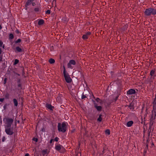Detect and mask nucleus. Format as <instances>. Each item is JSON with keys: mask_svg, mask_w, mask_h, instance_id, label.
Instances as JSON below:
<instances>
[{"mask_svg": "<svg viewBox=\"0 0 156 156\" xmlns=\"http://www.w3.org/2000/svg\"><path fill=\"white\" fill-rule=\"evenodd\" d=\"M44 21L43 20H40L38 21V24L39 25H41L44 24Z\"/></svg>", "mask_w": 156, "mask_h": 156, "instance_id": "obj_15", "label": "nucleus"}, {"mask_svg": "<svg viewBox=\"0 0 156 156\" xmlns=\"http://www.w3.org/2000/svg\"><path fill=\"white\" fill-rule=\"evenodd\" d=\"M156 115L152 114L150 120V125L151 126H152L155 122V119Z\"/></svg>", "mask_w": 156, "mask_h": 156, "instance_id": "obj_6", "label": "nucleus"}, {"mask_svg": "<svg viewBox=\"0 0 156 156\" xmlns=\"http://www.w3.org/2000/svg\"><path fill=\"white\" fill-rule=\"evenodd\" d=\"M1 52H2L1 49V48H0V54L1 53Z\"/></svg>", "mask_w": 156, "mask_h": 156, "instance_id": "obj_46", "label": "nucleus"}, {"mask_svg": "<svg viewBox=\"0 0 156 156\" xmlns=\"http://www.w3.org/2000/svg\"><path fill=\"white\" fill-rule=\"evenodd\" d=\"M87 98V97L85 95H84L83 94V93L82 96V97H81V98L82 99H83L86 98Z\"/></svg>", "mask_w": 156, "mask_h": 156, "instance_id": "obj_27", "label": "nucleus"}, {"mask_svg": "<svg viewBox=\"0 0 156 156\" xmlns=\"http://www.w3.org/2000/svg\"><path fill=\"white\" fill-rule=\"evenodd\" d=\"M135 93V91L134 89H130L127 91V94L129 95H131L134 94Z\"/></svg>", "mask_w": 156, "mask_h": 156, "instance_id": "obj_8", "label": "nucleus"}, {"mask_svg": "<svg viewBox=\"0 0 156 156\" xmlns=\"http://www.w3.org/2000/svg\"><path fill=\"white\" fill-rule=\"evenodd\" d=\"M9 94L8 93H6L5 95V97L7 99H9Z\"/></svg>", "mask_w": 156, "mask_h": 156, "instance_id": "obj_23", "label": "nucleus"}, {"mask_svg": "<svg viewBox=\"0 0 156 156\" xmlns=\"http://www.w3.org/2000/svg\"><path fill=\"white\" fill-rule=\"evenodd\" d=\"M13 101L14 103V105L15 106H17L18 105V102L16 99L14 98L13 99Z\"/></svg>", "mask_w": 156, "mask_h": 156, "instance_id": "obj_16", "label": "nucleus"}, {"mask_svg": "<svg viewBox=\"0 0 156 156\" xmlns=\"http://www.w3.org/2000/svg\"><path fill=\"white\" fill-rule=\"evenodd\" d=\"M47 151L46 150H43L42 151V154L43 155V156H44L45 154H47Z\"/></svg>", "mask_w": 156, "mask_h": 156, "instance_id": "obj_22", "label": "nucleus"}, {"mask_svg": "<svg viewBox=\"0 0 156 156\" xmlns=\"http://www.w3.org/2000/svg\"><path fill=\"white\" fill-rule=\"evenodd\" d=\"M88 36L86 34L83 35L82 36V38L84 39H86L88 38Z\"/></svg>", "mask_w": 156, "mask_h": 156, "instance_id": "obj_18", "label": "nucleus"}, {"mask_svg": "<svg viewBox=\"0 0 156 156\" xmlns=\"http://www.w3.org/2000/svg\"><path fill=\"white\" fill-rule=\"evenodd\" d=\"M49 62L51 64H53L55 62V60L53 59L50 58L49 60Z\"/></svg>", "mask_w": 156, "mask_h": 156, "instance_id": "obj_17", "label": "nucleus"}, {"mask_svg": "<svg viewBox=\"0 0 156 156\" xmlns=\"http://www.w3.org/2000/svg\"><path fill=\"white\" fill-rule=\"evenodd\" d=\"M133 123V122L131 121L128 122L127 123V126L128 127H130L132 126Z\"/></svg>", "mask_w": 156, "mask_h": 156, "instance_id": "obj_10", "label": "nucleus"}, {"mask_svg": "<svg viewBox=\"0 0 156 156\" xmlns=\"http://www.w3.org/2000/svg\"><path fill=\"white\" fill-rule=\"evenodd\" d=\"M16 50L18 52H21L22 51V49L19 47H16Z\"/></svg>", "mask_w": 156, "mask_h": 156, "instance_id": "obj_19", "label": "nucleus"}, {"mask_svg": "<svg viewBox=\"0 0 156 156\" xmlns=\"http://www.w3.org/2000/svg\"><path fill=\"white\" fill-rule=\"evenodd\" d=\"M9 37L10 39H12L13 38L14 36L12 34H10L9 35Z\"/></svg>", "mask_w": 156, "mask_h": 156, "instance_id": "obj_26", "label": "nucleus"}, {"mask_svg": "<svg viewBox=\"0 0 156 156\" xmlns=\"http://www.w3.org/2000/svg\"><path fill=\"white\" fill-rule=\"evenodd\" d=\"M106 133L108 134L109 135L110 134V131L108 129H107L105 131Z\"/></svg>", "mask_w": 156, "mask_h": 156, "instance_id": "obj_28", "label": "nucleus"}, {"mask_svg": "<svg viewBox=\"0 0 156 156\" xmlns=\"http://www.w3.org/2000/svg\"><path fill=\"white\" fill-rule=\"evenodd\" d=\"M144 13L147 15H151V10H145Z\"/></svg>", "mask_w": 156, "mask_h": 156, "instance_id": "obj_11", "label": "nucleus"}, {"mask_svg": "<svg viewBox=\"0 0 156 156\" xmlns=\"http://www.w3.org/2000/svg\"><path fill=\"white\" fill-rule=\"evenodd\" d=\"M3 44V43L2 42V41L0 40V47H1L2 46Z\"/></svg>", "mask_w": 156, "mask_h": 156, "instance_id": "obj_34", "label": "nucleus"}, {"mask_svg": "<svg viewBox=\"0 0 156 156\" xmlns=\"http://www.w3.org/2000/svg\"><path fill=\"white\" fill-rule=\"evenodd\" d=\"M46 106L47 108L51 110H52V108H53V106H52L51 105L49 104H47Z\"/></svg>", "mask_w": 156, "mask_h": 156, "instance_id": "obj_12", "label": "nucleus"}, {"mask_svg": "<svg viewBox=\"0 0 156 156\" xmlns=\"http://www.w3.org/2000/svg\"><path fill=\"white\" fill-rule=\"evenodd\" d=\"M29 154L28 153H27L25 154V156H29Z\"/></svg>", "mask_w": 156, "mask_h": 156, "instance_id": "obj_43", "label": "nucleus"}, {"mask_svg": "<svg viewBox=\"0 0 156 156\" xmlns=\"http://www.w3.org/2000/svg\"><path fill=\"white\" fill-rule=\"evenodd\" d=\"M62 146L60 145H56L55 147V149L57 151H59L61 149Z\"/></svg>", "mask_w": 156, "mask_h": 156, "instance_id": "obj_13", "label": "nucleus"}, {"mask_svg": "<svg viewBox=\"0 0 156 156\" xmlns=\"http://www.w3.org/2000/svg\"><path fill=\"white\" fill-rule=\"evenodd\" d=\"M33 140H34L36 142L37 141V138H34Z\"/></svg>", "mask_w": 156, "mask_h": 156, "instance_id": "obj_40", "label": "nucleus"}, {"mask_svg": "<svg viewBox=\"0 0 156 156\" xmlns=\"http://www.w3.org/2000/svg\"><path fill=\"white\" fill-rule=\"evenodd\" d=\"M19 62V60L17 59H16L15 60L14 65H15L17 64Z\"/></svg>", "mask_w": 156, "mask_h": 156, "instance_id": "obj_25", "label": "nucleus"}, {"mask_svg": "<svg viewBox=\"0 0 156 156\" xmlns=\"http://www.w3.org/2000/svg\"><path fill=\"white\" fill-rule=\"evenodd\" d=\"M53 141V139H51L50 140V143L51 144L52 142V141Z\"/></svg>", "mask_w": 156, "mask_h": 156, "instance_id": "obj_44", "label": "nucleus"}, {"mask_svg": "<svg viewBox=\"0 0 156 156\" xmlns=\"http://www.w3.org/2000/svg\"><path fill=\"white\" fill-rule=\"evenodd\" d=\"M2 60V57L0 55V62H1Z\"/></svg>", "mask_w": 156, "mask_h": 156, "instance_id": "obj_41", "label": "nucleus"}, {"mask_svg": "<svg viewBox=\"0 0 156 156\" xmlns=\"http://www.w3.org/2000/svg\"><path fill=\"white\" fill-rule=\"evenodd\" d=\"M50 10H47L45 12L46 14L47 15L50 14Z\"/></svg>", "mask_w": 156, "mask_h": 156, "instance_id": "obj_30", "label": "nucleus"}, {"mask_svg": "<svg viewBox=\"0 0 156 156\" xmlns=\"http://www.w3.org/2000/svg\"><path fill=\"white\" fill-rule=\"evenodd\" d=\"M6 79H7L6 78H5L4 80V81H5L4 84H5L6 83Z\"/></svg>", "mask_w": 156, "mask_h": 156, "instance_id": "obj_45", "label": "nucleus"}, {"mask_svg": "<svg viewBox=\"0 0 156 156\" xmlns=\"http://www.w3.org/2000/svg\"><path fill=\"white\" fill-rule=\"evenodd\" d=\"M155 71L153 70H152L150 73V75L151 76V79L152 78H153V76L154 75V74Z\"/></svg>", "mask_w": 156, "mask_h": 156, "instance_id": "obj_14", "label": "nucleus"}, {"mask_svg": "<svg viewBox=\"0 0 156 156\" xmlns=\"http://www.w3.org/2000/svg\"><path fill=\"white\" fill-rule=\"evenodd\" d=\"M32 1L31 0H28L26 3V7L28 6H31Z\"/></svg>", "mask_w": 156, "mask_h": 156, "instance_id": "obj_9", "label": "nucleus"}, {"mask_svg": "<svg viewBox=\"0 0 156 156\" xmlns=\"http://www.w3.org/2000/svg\"><path fill=\"white\" fill-rule=\"evenodd\" d=\"M106 104H107V105H108V106L109 105H110V104H108V103H106Z\"/></svg>", "mask_w": 156, "mask_h": 156, "instance_id": "obj_48", "label": "nucleus"}, {"mask_svg": "<svg viewBox=\"0 0 156 156\" xmlns=\"http://www.w3.org/2000/svg\"><path fill=\"white\" fill-rule=\"evenodd\" d=\"M67 129L66 124L65 122H62V124L58 123V129L59 131L65 133Z\"/></svg>", "mask_w": 156, "mask_h": 156, "instance_id": "obj_2", "label": "nucleus"}, {"mask_svg": "<svg viewBox=\"0 0 156 156\" xmlns=\"http://www.w3.org/2000/svg\"><path fill=\"white\" fill-rule=\"evenodd\" d=\"M86 34V35H87V36H88L89 35H90V32H87V33L86 34Z\"/></svg>", "mask_w": 156, "mask_h": 156, "instance_id": "obj_35", "label": "nucleus"}, {"mask_svg": "<svg viewBox=\"0 0 156 156\" xmlns=\"http://www.w3.org/2000/svg\"><path fill=\"white\" fill-rule=\"evenodd\" d=\"M19 86L20 87V85H19Z\"/></svg>", "mask_w": 156, "mask_h": 156, "instance_id": "obj_50", "label": "nucleus"}, {"mask_svg": "<svg viewBox=\"0 0 156 156\" xmlns=\"http://www.w3.org/2000/svg\"><path fill=\"white\" fill-rule=\"evenodd\" d=\"M58 138L57 137H56L55 139V140L56 141H58Z\"/></svg>", "mask_w": 156, "mask_h": 156, "instance_id": "obj_37", "label": "nucleus"}, {"mask_svg": "<svg viewBox=\"0 0 156 156\" xmlns=\"http://www.w3.org/2000/svg\"><path fill=\"white\" fill-rule=\"evenodd\" d=\"M4 100V98H0V102H3Z\"/></svg>", "mask_w": 156, "mask_h": 156, "instance_id": "obj_36", "label": "nucleus"}, {"mask_svg": "<svg viewBox=\"0 0 156 156\" xmlns=\"http://www.w3.org/2000/svg\"><path fill=\"white\" fill-rule=\"evenodd\" d=\"M5 132L8 135H11L13 134L14 132L13 131V129L11 128V127H5Z\"/></svg>", "mask_w": 156, "mask_h": 156, "instance_id": "obj_4", "label": "nucleus"}, {"mask_svg": "<svg viewBox=\"0 0 156 156\" xmlns=\"http://www.w3.org/2000/svg\"><path fill=\"white\" fill-rule=\"evenodd\" d=\"M35 4L34 2H32V3H31V6H33L35 5Z\"/></svg>", "mask_w": 156, "mask_h": 156, "instance_id": "obj_38", "label": "nucleus"}, {"mask_svg": "<svg viewBox=\"0 0 156 156\" xmlns=\"http://www.w3.org/2000/svg\"><path fill=\"white\" fill-rule=\"evenodd\" d=\"M102 115L100 114L99 115V117L97 119V120L99 122H101L102 120V118H101Z\"/></svg>", "mask_w": 156, "mask_h": 156, "instance_id": "obj_20", "label": "nucleus"}, {"mask_svg": "<svg viewBox=\"0 0 156 156\" xmlns=\"http://www.w3.org/2000/svg\"><path fill=\"white\" fill-rule=\"evenodd\" d=\"M76 63L75 60H70L67 64V67L69 68L73 69V66L75 65Z\"/></svg>", "mask_w": 156, "mask_h": 156, "instance_id": "obj_5", "label": "nucleus"}, {"mask_svg": "<svg viewBox=\"0 0 156 156\" xmlns=\"http://www.w3.org/2000/svg\"><path fill=\"white\" fill-rule=\"evenodd\" d=\"M63 74L65 78V79L67 83H70L72 81V79L66 73V69L65 67L64 66H63Z\"/></svg>", "mask_w": 156, "mask_h": 156, "instance_id": "obj_3", "label": "nucleus"}, {"mask_svg": "<svg viewBox=\"0 0 156 156\" xmlns=\"http://www.w3.org/2000/svg\"><path fill=\"white\" fill-rule=\"evenodd\" d=\"M4 46H3V48H4Z\"/></svg>", "mask_w": 156, "mask_h": 156, "instance_id": "obj_49", "label": "nucleus"}, {"mask_svg": "<svg viewBox=\"0 0 156 156\" xmlns=\"http://www.w3.org/2000/svg\"><path fill=\"white\" fill-rule=\"evenodd\" d=\"M128 107L130 109H134L133 105L132 103L130 104V105L128 106Z\"/></svg>", "mask_w": 156, "mask_h": 156, "instance_id": "obj_21", "label": "nucleus"}, {"mask_svg": "<svg viewBox=\"0 0 156 156\" xmlns=\"http://www.w3.org/2000/svg\"><path fill=\"white\" fill-rule=\"evenodd\" d=\"M21 41V40L19 39H18L16 41V43H19V42H20Z\"/></svg>", "mask_w": 156, "mask_h": 156, "instance_id": "obj_33", "label": "nucleus"}, {"mask_svg": "<svg viewBox=\"0 0 156 156\" xmlns=\"http://www.w3.org/2000/svg\"><path fill=\"white\" fill-rule=\"evenodd\" d=\"M94 106L98 111H100L102 109V107L100 106H98V104L93 101Z\"/></svg>", "mask_w": 156, "mask_h": 156, "instance_id": "obj_7", "label": "nucleus"}, {"mask_svg": "<svg viewBox=\"0 0 156 156\" xmlns=\"http://www.w3.org/2000/svg\"><path fill=\"white\" fill-rule=\"evenodd\" d=\"M145 10H154V9H151V8H150V9H146Z\"/></svg>", "mask_w": 156, "mask_h": 156, "instance_id": "obj_42", "label": "nucleus"}, {"mask_svg": "<svg viewBox=\"0 0 156 156\" xmlns=\"http://www.w3.org/2000/svg\"><path fill=\"white\" fill-rule=\"evenodd\" d=\"M151 14L155 15L156 14V10H151Z\"/></svg>", "mask_w": 156, "mask_h": 156, "instance_id": "obj_24", "label": "nucleus"}, {"mask_svg": "<svg viewBox=\"0 0 156 156\" xmlns=\"http://www.w3.org/2000/svg\"><path fill=\"white\" fill-rule=\"evenodd\" d=\"M154 103L156 104V95H155V98L154 100Z\"/></svg>", "mask_w": 156, "mask_h": 156, "instance_id": "obj_39", "label": "nucleus"}, {"mask_svg": "<svg viewBox=\"0 0 156 156\" xmlns=\"http://www.w3.org/2000/svg\"><path fill=\"white\" fill-rule=\"evenodd\" d=\"M117 99H118V97H116L115 98V100L116 101Z\"/></svg>", "mask_w": 156, "mask_h": 156, "instance_id": "obj_47", "label": "nucleus"}, {"mask_svg": "<svg viewBox=\"0 0 156 156\" xmlns=\"http://www.w3.org/2000/svg\"><path fill=\"white\" fill-rule=\"evenodd\" d=\"M100 100H101L99 98H97L96 99V101L98 102H99V101H100Z\"/></svg>", "mask_w": 156, "mask_h": 156, "instance_id": "obj_31", "label": "nucleus"}, {"mask_svg": "<svg viewBox=\"0 0 156 156\" xmlns=\"http://www.w3.org/2000/svg\"><path fill=\"white\" fill-rule=\"evenodd\" d=\"M3 121L5 124V127H11L13 120L9 117H5L3 119Z\"/></svg>", "mask_w": 156, "mask_h": 156, "instance_id": "obj_1", "label": "nucleus"}, {"mask_svg": "<svg viewBox=\"0 0 156 156\" xmlns=\"http://www.w3.org/2000/svg\"><path fill=\"white\" fill-rule=\"evenodd\" d=\"M5 140V136H3L2 137V142H3Z\"/></svg>", "mask_w": 156, "mask_h": 156, "instance_id": "obj_32", "label": "nucleus"}, {"mask_svg": "<svg viewBox=\"0 0 156 156\" xmlns=\"http://www.w3.org/2000/svg\"><path fill=\"white\" fill-rule=\"evenodd\" d=\"M99 104L101 105L103 103H105V101H102L101 100L99 101Z\"/></svg>", "mask_w": 156, "mask_h": 156, "instance_id": "obj_29", "label": "nucleus"}]
</instances>
